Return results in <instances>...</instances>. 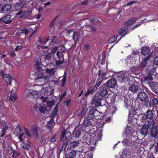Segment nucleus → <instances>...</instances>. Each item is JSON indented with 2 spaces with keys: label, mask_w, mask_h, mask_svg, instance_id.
Here are the masks:
<instances>
[{
  "label": "nucleus",
  "mask_w": 158,
  "mask_h": 158,
  "mask_svg": "<svg viewBox=\"0 0 158 158\" xmlns=\"http://www.w3.org/2000/svg\"><path fill=\"white\" fill-rule=\"evenodd\" d=\"M42 63L39 61H37L35 64V66L36 69L38 77L35 79L36 82L40 83L41 85L44 83V80L42 79L44 76V69L43 68Z\"/></svg>",
  "instance_id": "f257e3e1"
},
{
  "label": "nucleus",
  "mask_w": 158,
  "mask_h": 158,
  "mask_svg": "<svg viewBox=\"0 0 158 158\" xmlns=\"http://www.w3.org/2000/svg\"><path fill=\"white\" fill-rule=\"evenodd\" d=\"M94 121V119L98 120L102 118L100 113L96 109L91 108L88 111V116L86 117Z\"/></svg>",
  "instance_id": "f03ea898"
},
{
  "label": "nucleus",
  "mask_w": 158,
  "mask_h": 158,
  "mask_svg": "<svg viewBox=\"0 0 158 158\" xmlns=\"http://www.w3.org/2000/svg\"><path fill=\"white\" fill-rule=\"evenodd\" d=\"M149 99L144 102V105L145 107H151L158 105V99L157 96L152 93L149 94Z\"/></svg>",
  "instance_id": "7ed1b4c3"
},
{
  "label": "nucleus",
  "mask_w": 158,
  "mask_h": 158,
  "mask_svg": "<svg viewBox=\"0 0 158 158\" xmlns=\"http://www.w3.org/2000/svg\"><path fill=\"white\" fill-rule=\"evenodd\" d=\"M104 100L102 98H101L97 94L95 93L92 98L91 102L92 106L94 107H98L102 105L101 102Z\"/></svg>",
  "instance_id": "20e7f679"
},
{
  "label": "nucleus",
  "mask_w": 158,
  "mask_h": 158,
  "mask_svg": "<svg viewBox=\"0 0 158 158\" xmlns=\"http://www.w3.org/2000/svg\"><path fill=\"white\" fill-rule=\"evenodd\" d=\"M149 131L150 136L153 138H157L158 134V130L157 126L155 125L154 121H149Z\"/></svg>",
  "instance_id": "39448f33"
},
{
  "label": "nucleus",
  "mask_w": 158,
  "mask_h": 158,
  "mask_svg": "<svg viewBox=\"0 0 158 158\" xmlns=\"http://www.w3.org/2000/svg\"><path fill=\"white\" fill-rule=\"evenodd\" d=\"M106 86V85L102 84L99 88V90L95 93L104 99L107 97L108 95V91L109 88H107Z\"/></svg>",
  "instance_id": "423d86ee"
},
{
  "label": "nucleus",
  "mask_w": 158,
  "mask_h": 158,
  "mask_svg": "<svg viewBox=\"0 0 158 158\" xmlns=\"http://www.w3.org/2000/svg\"><path fill=\"white\" fill-rule=\"evenodd\" d=\"M92 120L87 117H85L84 121L81 124V128L84 129L85 131L86 128L87 127H91L92 126L94 125L95 124L96 125V123L95 122H93Z\"/></svg>",
  "instance_id": "0eeeda50"
},
{
  "label": "nucleus",
  "mask_w": 158,
  "mask_h": 158,
  "mask_svg": "<svg viewBox=\"0 0 158 158\" xmlns=\"http://www.w3.org/2000/svg\"><path fill=\"white\" fill-rule=\"evenodd\" d=\"M71 135V133L70 131H67L65 130H63L61 134V142H65V141L68 142V141L70 139Z\"/></svg>",
  "instance_id": "6e6552de"
},
{
  "label": "nucleus",
  "mask_w": 158,
  "mask_h": 158,
  "mask_svg": "<svg viewBox=\"0 0 158 158\" xmlns=\"http://www.w3.org/2000/svg\"><path fill=\"white\" fill-rule=\"evenodd\" d=\"M145 90L148 94L145 92L144 91H141L140 92L138 93L137 95L138 98L139 99L142 101H146V100L148 98V92H149L148 89H145Z\"/></svg>",
  "instance_id": "1a4fd4ad"
},
{
  "label": "nucleus",
  "mask_w": 158,
  "mask_h": 158,
  "mask_svg": "<svg viewBox=\"0 0 158 158\" xmlns=\"http://www.w3.org/2000/svg\"><path fill=\"white\" fill-rule=\"evenodd\" d=\"M0 75L2 77L3 79H5L8 84H11L12 81V77L9 74H5V70L0 69Z\"/></svg>",
  "instance_id": "9d476101"
},
{
  "label": "nucleus",
  "mask_w": 158,
  "mask_h": 158,
  "mask_svg": "<svg viewBox=\"0 0 158 158\" xmlns=\"http://www.w3.org/2000/svg\"><path fill=\"white\" fill-rule=\"evenodd\" d=\"M131 76L128 73H125L121 74L118 77V80L121 82H124L126 80L130 81ZM131 78H133L131 77Z\"/></svg>",
  "instance_id": "9b49d317"
},
{
  "label": "nucleus",
  "mask_w": 158,
  "mask_h": 158,
  "mask_svg": "<svg viewBox=\"0 0 158 158\" xmlns=\"http://www.w3.org/2000/svg\"><path fill=\"white\" fill-rule=\"evenodd\" d=\"M58 60H56V64L58 66L61 64L64 63V55L59 50L56 53Z\"/></svg>",
  "instance_id": "f8f14e48"
},
{
  "label": "nucleus",
  "mask_w": 158,
  "mask_h": 158,
  "mask_svg": "<svg viewBox=\"0 0 158 158\" xmlns=\"http://www.w3.org/2000/svg\"><path fill=\"white\" fill-rule=\"evenodd\" d=\"M103 84L106 85V86L109 89L110 88H114L116 84V80L115 78H112L108 80L106 83Z\"/></svg>",
  "instance_id": "ddd939ff"
},
{
  "label": "nucleus",
  "mask_w": 158,
  "mask_h": 158,
  "mask_svg": "<svg viewBox=\"0 0 158 158\" xmlns=\"http://www.w3.org/2000/svg\"><path fill=\"white\" fill-rule=\"evenodd\" d=\"M132 154L131 151L130 149L125 148L123 151L122 155L125 158H135V157H133V155L131 156Z\"/></svg>",
  "instance_id": "4468645a"
},
{
  "label": "nucleus",
  "mask_w": 158,
  "mask_h": 158,
  "mask_svg": "<svg viewBox=\"0 0 158 158\" xmlns=\"http://www.w3.org/2000/svg\"><path fill=\"white\" fill-rule=\"evenodd\" d=\"M56 37V36H53L52 38V37H51V39L50 40L49 39V37L48 36V38H47V37L44 38V40L40 41V42L44 44H45L47 42H48L50 43L49 45L52 46L54 45L55 43L56 44V43H55V42L53 41V40L55 39Z\"/></svg>",
  "instance_id": "2eb2a0df"
},
{
  "label": "nucleus",
  "mask_w": 158,
  "mask_h": 158,
  "mask_svg": "<svg viewBox=\"0 0 158 158\" xmlns=\"http://www.w3.org/2000/svg\"><path fill=\"white\" fill-rule=\"evenodd\" d=\"M150 124H149V122L148 123L147 125H144L142 127L141 133L144 135H146L147 134H149V125Z\"/></svg>",
  "instance_id": "dca6fc26"
},
{
  "label": "nucleus",
  "mask_w": 158,
  "mask_h": 158,
  "mask_svg": "<svg viewBox=\"0 0 158 158\" xmlns=\"http://www.w3.org/2000/svg\"><path fill=\"white\" fill-rule=\"evenodd\" d=\"M12 16L10 15H7L3 18L0 19V21L3 22L4 23L9 24L12 21L11 18Z\"/></svg>",
  "instance_id": "f3484780"
},
{
  "label": "nucleus",
  "mask_w": 158,
  "mask_h": 158,
  "mask_svg": "<svg viewBox=\"0 0 158 158\" xmlns=\"http://www.w3.org/2000/svg\"><path fill=\"white\" fill-rule=\"evenodd\" d=\"M26 95L27 98H30L33 99L37 97L38 95L35 91L30 90L28 92Z\"/></svg>",
  "instance_id": "a211bd4d"
},
{
  "label": "nucleus",
  "mask_w": 158,
  "mask_h": 158,
  "mask_svg": "<svg viewBox=\"0 0 158 158\" xmlns=\"http://www.w3.org/2000/svg\"><path fill=\"white\" fill-rule=\"evenodd\" d=\"M45 52H46L47 54H46L44 57L45 59L44 62H46L47 61L48 64H50L51 62V58L52 56V55L50 52L49 50H47L46 51L45 50Z\"/></svg>",
  "instance_id": "6ab92c4d"
},
{
  "label": "nucleus",
  "mask_w": 158,
  "mask_h": 158,
  "mask_svg": "<svg viewBox=\"0 0 158 158\" xmlns=\"http://www.w3.org/2000/svg\"><path fill=\"white\" fill-rule=\"evenodd\" d=\"M95 91L94 90L92 89H91V87L89 86V88H88L87 91L86 93L81 97V98L80 99V100H84L85 98V97L87 96L90 94H93Z\"/></svg>",
  "instance_id": "aec40b11"
},
{
  "label": "nucleus",
  "mask_w": 158,
  "mask_h": 158,
  "mask_svg": "<svg viewBox=\"0 0 158 158\" xmlns=\"http://www.w3.org/2000/svg\"><path fill=\"white\" fill-rule=\"evenodd\" d=\"M144 114L146 116L147 118L150 120L152 119L154 116L153 112L150 110H147Z\"/></svg>",
  "instance_id": "412c9836"
},
{
  "label": "nucleus",
  "mask_w": 158,
  "mask_h": 158,
  "mask_svg": "<svg viewBox=\"0 0 158 158\" xmlns=\"http://www.w3.org/2000/svg\"><path fill=\"white\" fill-rule=\"evenodd\" d=\"M25 2L24 0H19L18 3H17L15 6V9L16 10H19L25 4Z\"/></svg>",
  "instance_id": "4be33fe9"
},
{
  "label": "nucleus",
  "mask_w": 158,
  "mask_h": 158,
  "mask_svg": "<svg viewBox=\"0 0 158 158\" xmlns=\"http://www.w3.org/2000/svg\"><path fill=\"white\" fill-rule=\"evenodd\" d=\"M139 88V86L138 85L133 84L130 86L129 87V90L134 93L137 92Z\"/></svg>",
  "instance_id": "5701e85b"
},
{
  "label": "nucleus",
  "mask_w": 158,
  "mask_h": 158,
  "mask_svg": "<svg viewBox=\"0 0 158 158\" xmlns=\"http://www.w3.org/2000/svg\"><path fill=\"white\" fill-rule=\"evenodd\" d=\"M85 131L84 129L81 128V127L78 128V130L75 132V133L74 134L75 136L78 138L81 136V133L84 132Z\"/></svg>",
  "instance_id": "b1692460"
},
{
  "label": "nucleus",
  "mask_w": 158,
  "mask_h": 158,
  "mask_svg": "<svg viewBox=\"0 0 158 158\" xmlns=\"http://www.w3.org/2000/svg\"><path fill=\"white\" fill-rule=\"evenodd\" d=\"M150 51L149 48L147 46L143 47L141 50V53L142 55L145 56L148 54Z\"/></svg>",
  "instance_id": "393cba45"
},
{
  "label": "nucleus",
  "mask_w": 158,
  "mask_h": 158,
  "mask_svg": "<svg viewBox=\"0 0 158 158\" xmlns=\"http://www.w3.org/2000/svg\"><path fill=\"white\" fill-rule=\"evenodd\" d=\"M11 7V5L10 4H6L4 6H3V8H2L3 13H5L9 11Z\"/></svg>",
  "instance_id": "a878e982"
},
{
  "label": "nucleus",
  "mask_w": 158,
  "mask_h": 158,
  "mask_svg": "<svg viewBox=\"0 0 158 158\" xmlns=\"http://www.w3.org/2000/svg\"><path fill=\"white\" fill-rule=\"evenodd\" d=\"M55 69L54 68L49 69L48 68H46L45 71L44 70V72L47 74H49V75L51 76L54 74L55 73Z\"/></svg>",
  "instance_id": "bb28decb"
},
{
  "label": "nucleus",
  "mask_w": 158,
  "mask_h": 158,
  "mask_svg": "<svg viewBox=\"0 0 158 158\" xmlns=\"http://www.w3.org/2000/svg\"><path fill=\"white\" fill-rule=\"evenodd\" d=\"M80 142V141L79 140L77 141H73L72 142H71L69 144L70 147L71 148H73L78 146Z\"/></svg>",
  "instance_id": "cd10ccee"
},
{
  "label": "nucleus",
  "mask_w": 158,
  "mask_h": 158,
  "mask_svg": "<svg viewBox=\"0 0 158 158\" xmlns=\"http://www.w3.org/2000/svg\"><path fill=\"white\" fill-rule=\"evenodd\" d=\"M73 39L74 42L75 44H76L78 41L79 40L78 33L76 31H73Z\"/></svg>",
  "instance_id": "c85d7f7f"
},
{
  "label": "nucleus",
  "mask_w": 158,
  "mask_h": 158,
  "mask_svg": "<svg viewBox=\"0 0 158 158\" xmlns=\"http://www.w3.org/2000/svg\"><path fill=\"white\" fill-rule=\"evenodd\" d=\"M58 104H57L54 108L53 111H52V113L51 115V117L52 118L51 120L52 119V118L56 116L58 112Z\"/></svg>",
  "instance_id": "c756f323"
},
{
  "label": "nucleus",
  "mask_w": 158,
  "mask_h": 158,
  "mask_svg": "<svg viewBox=\"0 0 158 158\" xmlns=\"http://www.w3.org/2000/svg\"><path fill=\"white\" fill-rule=\"evenodd\" d=\"M106 74L99 72L97 81H99L100 80H102L107 79V78H106Z\"/></svg>",
  "instance_id": "7c9ffc66"
},
{
  "label": "nucleus",
  "mask_w": 158,
  "mask_h": 158,
  "mask_svg": "<svg viewBox=\"0 0 158 158\" xmlns=\"http://www.w3.org/2000/svg\"><path fill=\"white\" fill-rule=\"evenodd\" d=\"M148 70H147L148 73V75H155L156 74V73H155L156 72V69L152 67L149 68L148 69Z\"/></svg>",
  "instance_id": "2f4dec72"
},
{
  "label": "nucleus",
  "mask_w": 158,
  "mask_h": 158,
  "mask_svg": "<svg viewBox=\"0 0 158 158\" xmlns=\"http://www.w3.org/2000/svg\"><path fill=\"white\" fill-rule=\"evenodd\" d=\"M153 77L151 75H149L144 78V81L146 83L149 84L150 83L152 82Z\"/></svg>",
  "instance_id": "473e14b6"
},
{
  "label": "nucleus",
  "mask_w": 158,
  "mask_h": 158,
  "mask_svg": "<svg viewBox=\"0 0 158 158\" xmlns=\"http://www.w3.org/2000/svg\"><path fill=\"white\" fill-rule=\"evenodd\" d=\"M76 154L77 152L76 151L71 150L67 156L69 158H74L76 157Z\"/></svg>",
  "instance_id": "72a5a7b5"
},
{
  "label": "nucleus",
  "mask_w": 158,
  "mask_h": 158,
  "mask_svg": "<svg viewBox=\"0 0 158 158\" xmlns=\"http://www.w3.org/2000/svg\"><path fill=\"white\" fill-rule=\"evenodd\" d=\"M31 131L34 137H39L38 131L36 127H32V128Z\"/></svg>",
  "instance_id": "f704fd0d"
},
{
  "label": "nucleus",
  "mask_w": 158,
  "mask_h": 158,
  "mask_svg": "<svg viewBox=\"0 0 158 158\" xmlns=\"http://www.w3.org/2000/svg\"><path fill=\"white\" fill-rule=\"evenodd\" d=\"M18 34H27L29 32V30L27 29L23 28V29L19 30L17 31Z\"/></svg>",
  "instance_id": "c9c22d12"
},
{
  "label": "nucleus",
  "mask_w": 158,
  "mask_h": 158,
  "mask_svg": "<svg viewBox=\"0 0 158 158\" xmlns=\"http://www.w3.org/2000/svg\"><path fill=\"white\" fill-rule=\"evenodd\" d=\"M56 134H55L53 135L51 137L48 138V140L49 141L52 143H54L57 139V138L56 137Z\"/></svg>",
  "instance_id": "e433bc0d"
},
{
  "label": "nucleus",
  "mask_w": 158,
  "mask_h": 158,
  "mask_svg": "<svg viewBox=\"0 0 158 158\" xmlns=\"http://www.w3.org/2000/svg\"><path fill=\"white\" fill-rule=\"evenodd\" d=\"M118 36V35H115L111 37L108 40V43L110 44L115 41Z\"/></svg>",
  "instance_id": "4c0bfd02"
},
{
  "label": "nucleus",
  "mask_w": 158,
  "mask_h": 158,
  "mask_svg": "<svg viewBox=\"0 0 158 158\" xmlns=\"http://www.w3.org/2000/svg\"><path fill=\"white\" fill-rule=\"evenodd\" d=\"M98 81H97L96 84L94 85V87L92 88L95 91L100 85L102 83V80H101L98 82Z\"/></svg>",
  "instance_id": "58836bf2"
},
{
  "label": "nucleus",
  "mask_w": 158,
  "mask_h": 158,
  "mask_svg": "<svg viewBox=\"0 0 158 158\" xmlns=\"http://www.w3.org/2000/svg\"><path fill=\"white\" fill-rule=\"evenodd\" d=\"M135 21V20H134V19L132 18L128 21H127L125 23V24L126 26H129L131 25L132 23H134Z\"/></svg>",
  "instance_id": "ea45409f"
},
{
  "label": "nucleus",
  "mask_w": 158,
  "mask_h": 158,
  "mask_svg": "<svg viewBox=\"0 0 158 158\" xmlns=\"http://www.w3.org/2000/svg\"><path fill=\"white\" fill-rule=\"evenodd\" d=\"M63 144L62 145V148H61L59 152V154H60L61 152H63L64 151L66 147L67 146L68 143V141H66L65 142H63Z\"/></svg>",
  "instance_id": "a19ab883"
},
{
  "label": "nucleus",
  "mask_w": 158,
  "mask_h": 158,
  "mask_svg": "<svg viewBox=\"0 0 158 158\" xmlns=\"http://www.w3.org/2000/svg\"><path fill=\"white\" fill-rule=\"evenodd\" d=\"M126 32V30L123 27L120 28L118 31V34L119 35H123Z\"/></svg>",
  "instance_id": "79ce46f5"
},
{
  "label": "nucleus",
  "mask_w": 158,
  "mask_h": 158,
  "mask_svg": "<svg viewBox=\"0 0 158 158\" xmlns=\"http://www.w3.org/2000/svg\"><path fill=\"white\" fill-rule=\"evenodd\" d=\"M139 54V51L137 50H133L132 52L131 53V54L129 55L130 57H134V56L135 55L136 56H138Z\"/></svg>",
  "instance_id": "37998d69"
},
{
  "label": "nucleus",
  "mask_w": 158,
  "mask_h": 158,
  "mask_svg": "<svg viewBox=\"0 0 158 158\" xmlns=\"http://www.w3.org/2000/svg\"><path fill=\"white\" fill-rule=\"evenodd\" d=\"M17 95L15 94H12L10 95L9 100L13 102H14L16 100Z\"/></svg>",
  "instance_id": "c03bdc74"
},
{
  "label": "nucleus",
  "mask_w": 158,
  "mask_h": 158,
  "mask_svg": "<svg viewBox=\"0 0 158 158\" xmlns=\"http://www.w3.org/2000/svg\"><path fill=\"white\" fill-rule=\"evenodd\" d=\"M125 106L128 109L131 107V104L130 102V101H125Z\"/></svg>",
  "instance_id": "a18cd8bd"
},
{
  "label": "nucleus",
  "mask_w": 158,
  "mask_h": 158,
  "mask_svg": "<svg viewBox=\"0 0 158 158\" xmlns=\"http://www.w3.org/2000/svg\"><path fill=\"white\" fill-rule=\"evenodd\" d=\"M22 147L23 149L27 150H29L30 146L28 143H23V145H22Z\"/></svg>",
  "instance_id": "49530a36"
},
{
  "label": "nucleus",
  "mask_w": 158,
  "mask_h": 158,
  "mask_svg": "<svg viewBox=\"0 0 158 158\" xmlns=\"http://www.w3.org/2000/svg\"><path fill=\"white\" fill-rule=\"evenodd\" d=\"M102 128H100L99 130V133L98 134V135L97 136V138L98 139L97 140L98 141L99 140H101V139L102 138Z\"/></svg>",
  "instance_id": "de8ad7c7"
},
{
  "label": "nucleus",
  "mask_w": 158,
  "mask_h": 158,
  "mask_svg": "<svg viewBox=\"0 0 158 158\" xmlns=\"http://www.w3.org/2000/svg\"><path fill=\"white\" fill-rule=\"evenodd\" d=\"M149 85L150 87V88L152 90H154L155 88L158 86V85H157V84H156V83L153 82L150 83Z\"/></svg>",
  "instance_id": "09e8293b"
},
{
  "label": "nucleus",
  "mask_w": 158,
  "mask_h": 158,
  "mask_svg": "<svg viewBox=\"0 0 158 158\" xmlns=\"http://www.w3.org/2000/svg\"><path fill=\"white\" fill-rule=\"evenodd\" d=\"M133 131L129 129H127L126 131V135L128 136H132L133 134Z\"/></svg>",
  "instance_id": "8fccbe9b"
},
{
  "label": "nucleus",
  "mask_w": 158,
  "mask_h": 158,
  "mask_svg": "<svg viewBox=\"0 0 158 158\" xmlns=\"http://www.w3.org/2000/svg\"><path fill=\"white\" fill-rule=\"evenodd\" d=\"M47 106H41L39 108V110L41 113H44L45 111Z\"/></svg>",
  "instance_id": "3c124183"
},
{
  "label": "nucleus",
  "mask_w": 158,
  "mask_h": 158,
  "mask_svg": "<svg viewBox=\"0 0 158 158\" xmlns=\"http://www.w3.org/2000/svg\"><path fill=\"white\" fill-rule=\"evenodd\" d=\"M85 112V108L84 107L81 110L80 113L78 115L79 117H82Z\"/></svg>",
  "instance_id": "603ef678"
},
{
  "label": "nucleus",
  "mask_w": 158,
  "mask_h": 158,
  "mask_svg": "<svg viewBox=\"0 0 158 158\" xmlns=\"http://www.w3.org/2000/svg\"><path fill=\"white\" fill-rule=\"evenodd\" d=\"M147 65V62L143 60L139 64V67L141 68H143L146 67Z\"/></svg>",
  "instance_id": "864d4df0"
},
{
  "label": "nucleus",
  "mask_w": 158,
  "mask_h": 158,
  "mask_svg": "<svg viewBox=\"0 0 158 158\" xmlns=\"http://www.w3.org/2000/svg\"><path fill=\"white\" fill-rule=\"evenodd\" d=\"M107 68H101L99 71V72L101 73L107 74Z\"/></svg>",
  "instance_id": "5fc2aeb1"
},
{
  "label": "nucleus",
  "mask_w": 158,
  "mask_h": 158,
  "mask_svg": "<svg viewBox=\"0 0 158 158\" xmlns=\"http://www.w3.org/2000/svg\"><path fill=\"white\" fill-rule=\"evenodd\" d=\"M71 99H70L69 100L65 101L64 102V104L66 105L68 107H69L71 105Z\"/></svg>",
  "instance_id": "6e6d98bb"
},
{
  "label": "nucleus",
  "mask_w": 158,
  "mask_h": 158,
  "mask_svg": "<svg viewBox=\"0 0 158 158\" xmlns=\"http://www.w3.org/2000/svg\"><path fill=\"white\" fill-rule=\"evenodd\" d=\"M42 79L44 80V83L42 84V85H44L49 81V78L48 77L44 75V76H43V78H42Z\"/></svg>",
  "instance_id": "4d7b16f0"
},
{
  "label": "nucleus",
  "mask_w": 158,
  "mask_h": 158,
  "mask_svg": "<svg viewBox=\"0 0 158 158\" xmlns=\"http://www.w3.org/2000/svg\"><path fill=\"white\" fill-rule=\"evenodd\" d=\"M1 125L4 127L3 129H5L6 130H7L8 129V126L7 124L5 122V121H2L1 123Z\"/></svg>",
  "instance_id": "13d9d810"
},
{
  "label": "nucleus",
  "mask_w": 158,
  "mask_h": 158,
  "mask_svg": "<svg viewBox=\"0 0 158 158\" xmlns=\"http://www.w3.org/2000/svg\"><path fill=\"white\" fill-rule=\"evenodd\" d=\"M23 17L24 19L27 18L29 16L30 13H29L27 11H23Z\"/></svg>",
  "instance_id": "bf43d9fd"
},
{
  "label": "nucleus",
  "mask_w": 158,
  "mask_h": 158,
  "mask_svg": "<svg viewBox=\"0 0 158 158\" xmlns=\"http://www.w3.org/2000/svg\"><path fill=\"white\" fill-rule=\"evenodd\" d=\"M20 154V153L19 152L14 151L12 155V157L14 158H16Z\"/></svg>",
  "instance_id": "052dcab7"
},
{
  "label": "nucleus",
  "mask_w": 158,
  "mask_h": 158,
  "mask_svg": "<svg viewBox=\"0 0 158 158\" xmlns=\"http://www.w3.org/2000/svg\"><path fill=\"white\" fill-rule=\"evenodd\" d=\"M23 11L22 10H20L19 11L16 13V15L19 18H23Z\"/></svg>",
  "instance_id": "680f3d73"
},
{
  "label": "nucleus",
  "mask_w": 158,
  "mask_h": 158,
  "mask_svg": "<svg viewBox=\"0 0 158 158\" xmlns=\"http://www.w3.org/2000/svg\"><path fill=\"white\" fill-rule=\"evenodd\" d=\"M53 124V122L50 121L47 123V126L48 128H49L50 129H51L52 128Z\"/></svg>",
  "instance_id": "e2e57ef3"
},
{
  "label": "nucleus",
  "mask_w": 158,
  "mask_h": 158,
  "mask_svg": "<svg viewBox=\"0 0 158 158\" xmlns=\"http://www.w3.org/2000/svg\"><path fill=\"white\" fill-rule=\"evenodd\" d=\"M152 56V55L151 53H149L148 55L145 57V58L143 60L144 61L147 62V61L149 60Z\"/></svg>",
  "instance_id": "0e129e2a"
},
{
  "label": "nucleus",
  "mask_w": 158,
  "mask_h": 158,
  "mask_svg": "<svg viewBox=\"0 0 158 158\" xmlns=\"http://www.w3.org/2000/svg\"><path fill=\"white\" fill-rule=\"evenodd\" d=\"M58 49V48L56 46H55L54 48H52L50 52L52 54V53H55Z\"/></svg>",
  "instance_id": "69168bd1"
},
{
  "label": "nucleus",
  "mask_w": 158,
  "mask_h": 158,
  "mask_svg": "<svg viewBox=\"0 0 158 158\" xmlns=\"http://www.w3.org/2000/svg\"><path fill=\"white\" fill-rule=\"evenodd\" d=\"M110 99L111 101V103H114L115 102L116 99L115 95L114 94L112 95L110 98Z\"/></svg>",
  "instance_id": "338daca9"
},
{
  "label": "nucleus",
  "mask_w": 158,
  "mask_h": 158,
  "mask_svg": "<svg viewBox=\"0 0 158 158\" xmlns=\"http://www.w3.org/2000/svg\"><path fill=\"white\" fill-rule=\"evenodd\" d=\"M15 131L17 133H19L21 131V128L20 127V126L19 125H18L15 128Z\"/></svg>",
  "instance_id": "774afa93"
}]
</instances>
